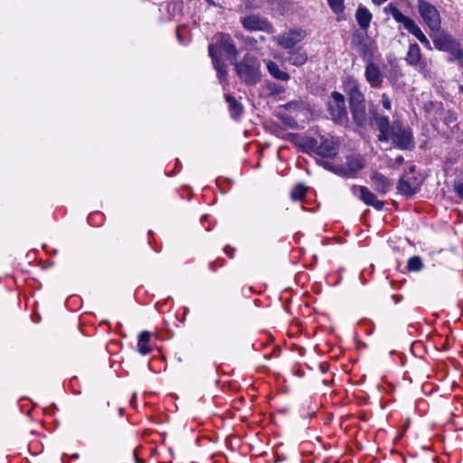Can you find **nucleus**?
I'll return each mask as SVG.
<instances>
[{
  "mask_svg": "<svg viewBox=\"0 0 463 463\" xmlns=\"http://www.w3.org/2000/svg\"><path fill=\"white\" fill-rule=\"evenodd\" d=\"M210 45H216V53L218 50L225 52L227 58L232 61H236L238 51L230 34L218 33L214 36V43Z\"/></svg>",
  "mask_w": 463,
  "mask_h": 463,
  "instance_id": "obj_7",
  "label": "nucleus"
},
{
  "mask_svg": "<svg viewBox=\"0 0 463 463\" xmlns=\"http://www.w3.org/2000/svg\"><path fill=\"white\" fill-rule=\"evenodd\" d=\"M384 10L386 13H389L397 23L402 24L404 28L414 35L427 50H432L430 41L413 19L403 14L392 4L386 6Z\"/></svg>",
  "mask_w": 463,
  "mask_h": 463,
  "instance_id": "obj_2",
  "label": "nucleus"
},
{
  "mask_svg": "<svg viewBox=\"0 0 463 463\" xmlns=\"http://www.w3.org/2000/svg\"><path fill=\"white\" fill-rule=\"evenodd\" d=\"M418 12L429 29L433 32H439L441 28V18L437 8L431 4L420 0L418 2Z\"/></svg>",
  "mask_w": 463,
  "mask_h": 463,
  "instance_id": "obj_6",
  "label": "nucleus"
},
{
  "mask_svg": "<svg viewBox=\"0 0 463 463\" xmlns=\"http://www.w3.org/2000/svg\"><path fill=\"white\" fill-rule=\"evenodd\" d=\"M350 109L355 123L360 126L364 125L366 121L365 104L350 106Z\"/></svg>",
  "mask_w": 463,
  "mask_h": 463,
  "instance_id": "obj_22",
  "label": "nucleus"
},
{
  "mask_svg": "<svg viewBox=\"0 0 463 463\" xmlns=\"http://www.w3.org/2000/svg\"><path fill=\"white\" fill-rule=\"evenodd\" d=\"M327 109L332 120L339 125H344L348 122V113L345 107V97L334 91L331 94V99L327 103Z\"/></svg>",
  "mask_w": 463,
  "mask_h": 463,
  "instance_id": "obj_5",
  "label": "nucleus"
},
{
  "mask_svg": "<svg viewBox=\"0 0 463 463\" xmlns=\"http://www.w3.org/2000/svg\"><path fill=\"white\" fill-rule=\"evenodd\" d=\"M430 37L437 50L447 52L451 55L449 58V61L462 58L460 43L449 33L439 30V32H433Z\"/></svg>",
  "mask_w": 463,
  "mask_h": 463,
  "instance_id": "obj_3",
  "label": "nucleus"
},
{
  "mask_svg": "<svg viewBox=\"0 0 463 463\" xmlns=\"http://www.w3.org/2000/svg\"><path fill=\"white\" fill-rule=\"evenodd\" d=\"M317 154L323 157H334L337 154V146L334 140L325 139L317 146Z\"/></svg>",
  "mask_w": 463,
  "mask_h": 463,
  "instance_id": "obj_16",
  "label": "nucleus"
},
{
  "mask_svg": "<svg viewBox=\"0 0 463 463\" xmlns=\"http://www.w3.org/2000/svg\"><path fill=\"white\" fill-rule=\"evenodd\" d=\"M404 162V158L402 156H399L395 158V164L401 165Z\"/></svg>",
  "mask_w": 463,
  "mask_h": 463,
  "instance_id": "obj_32",
  "label": "nucleus"
},
{
  "mask_svg": "<svg viewBox=\"0 0 463 463\" xmlns=\"http://www.w3.org/2000/svg\"><path fill=\"white\" fill-rule=\"evenodd\" d=\"M331 10L337 15H340L345 11L344 0H326Z\"/></svg>",
  "mask_w": 463,
  "mask_h": 463,
  "instance_id": "obj_27",
  "label": "nucleus"
},
{
  "mask_svg": "<svg viewBox=\"0 0 463 463\" xmlns=\"http://www.w3.org/2000/svg\"><path fill=\"white\" fill-rule=\"evenodd\" d=\"M414 171H415V166H414V165H412V166H411V167L409 168V172H407L406 174H409V175H410L411 174H413V173H414Z\"/></svg>",
  "mask_w": 463,
  "mask_h": 463,
  "instance_id": "obj_34",
  "label": "nucleus"
},
{
  "mask_svg": "<svg viewBox=\"0 0 463 463\" xmlns=\"http://www.w3.org/2000/svg\"><path fill=\"white\" fill-rule=\"evenodd\" d=\"M365 79L372 88H379L383 81V75L377 64L369 61L365 67Z\"/></svg>",
  "mask_w": 463,
  "mask_h": 463,
  "instance_id": "obj_13",
  "label": "nucleus"
},
{
  "mask_svg": "<svg viewBox=\"0 0 463 463\" xmlns=\"http://www.w3.org/2000/svg\"><path fill=\"white\" fill-rule=\"evenodd\" d=\"M288 54V60L294 66H301L307 61V53L302 47L290 51Z\"/></svg>",
  "mask_w": 463,
  "mask_h": 463,
  "instance_id": "obj_19",
  "label": "nucleus"
},
{
  "mask_svg": "<svg viewBox=\"0 0 463 463\" xmlns=\"http://www.w3.org/2000/svg\"><path fill=\"white\" fill-rule=\"evenodd\" d=\"M364 165L365 160L360 155H353L348 156L346 159V166L353 173L360 171L364 167Z\"/></svg>",
  "mask_w": 463,
  "mask_h": 463,
  "instance_id": "obj_21",
  "label": "nucleus"
},
{
  "mask_svg": "<svg viewBox=\"0 0 463 463\" xmlns=\"http://www.w3.org/2000/svg\"><path fill=\"white\" fill-rule=\"evenodd\" d=\"M423 264L420 257L414 256L408 260V269L411 271H419L421 269Z\"/></svg>",
  "mask_w": 463,
  "mask_h": 463,
  "instance_id": "obj_28",
  "label": "nucleus"
},
{
  "mask_svg": "<svg viewBox=\"0 0 463 463\" xmlns=\"http://www.w3.org/2000/svg\"><path fill=\"white\" fill-rule=\"evenodd\" d=\"M406 62L414 67H419V71L426 76L429 72L428 63L422 58L420 46L417 43H411L406 54Z\"/></svg>",
  "mask_w": 463,
  "mask_h": 463,
  "instance_id": "obj_8",
  "label": "nucleus"
},
{
  "mask_svg": "<svg viewBox=\"0 0 463 463\" xmlns=\"http://www.w3.org/2000/svg\"><path fill=\"white\" fill-rule=\"evenodd\" d=\"M208 52L219 78H224L227 75V68L224 61L216 53V45H209Z\"/></svg>",
  "mask_w": 463,
  "mask_h": 463,
  "instance_id": "obj_15",
  "label": "nucleus"
},
{
  "mask_svg": "<svg viewBox=\"0 0 463 463\" xmlns=\"http://www.w3.org/2000/svg\"><path fill=\"white\" fill-rule=\"evenodd\" d=\"M378 140L381 142H387L392 139V128L390 129H379Z\"/></svg>",
  "mask_w": 463,
  "mask_h": 463,
  "instance_id": "obj_29",
  "label": "nucleus"
},
{
  "mask_svg": "<svg viewBox=\"0 0 463 463\" xmlns=\"http://www.w3.org/2000/svg\"><path fill=\"white\" fill-rule=\"evenodd\" d=\"M307 193V187L301 184H297L290 193V197L293 201L302 200Z\"/></svg>",
  "mask_w": 463,
  "mask_h": 463,
  "instance_id": "obj_25",
  "label": "nucleus"
},
{
  "mask_svg": "<svg viewBox=\"0 0 463 463\" xmlns=\"http://www.w3.org/2000/svg\"><path fill=\"white\" fill-rule=\"evenodd\" d=\"M382 105L387 110H390L392 108L391 100H390L389 97L387 96V94H385V93H383L382 95Z\"/></svg>",
  "mask_w": 463,
  "mask_h": 463,
  "instance_id": "obj_30",
  "label": "nucleus"
},
{
  "mask_svg": "<svg viewBox=\"0 0 463 463\" xmlns=\"http://www.w3.org/2000/svg\"><path fill=\"white\" fill-rule=\"evenodd\" d=\"M373 189L380 194H385L392 186V182L383 174L374 171L371 175Z\"/></svg>",
  "mask_w": 463,
  "mask_h": 463,
  "instance_id": "obj_14",
  "label": "nucleus"
},
{
  "mask_svg": "<svg viewBox=\"0 0 463 463\" xmlns=\"http://www.w3.org/2000/svg\"><path fill=\"white\" fill-rule=\"evenodd\" d=\"M460 91L463 93V86L460 87Z\"/></svg>",
  "mask_w": 463,
  "mask_h": 463,
  "instance_id": "obj_35",
  "label": "nucleus"
},
{
  "mask_svg": "<svg viewBox=\"0 0 463 463\" xmlns=\"http://www.w3.org/2000/svg\"><path fill=\"white\" fill-rule=\"evenodd\" d=\"M355 18L360 28L367 30L371 24L373 15L366 7L360 5L355 12Z\"/></svg>",
  "mask_w": 463,
  "mask_h": 463,
  "instance_id": "obj_17",
  "label": "nucleus"
},
{
  "mask_svg": "<svg viewBox=\"0 0 463 463\" xmlns=\"http://www.w3.org/2000/svg\"><path fill=\"white\" fill-rule=\"evenodd\" d=\"M398 191L406 196L413 195L419 189V182L415 177H411L409 174H404L397 184Z\"/></svg>",
  "mask_w": 463,
  "mask_h": 463,
  "instance_id": "obj_12",
  "label": "nucleus"
},
{
  "mask_svg": "<svg viewBox=\"0 0 463 463\" xmlns=\"http://www.w3.org/2000/svg\"><path fill=\"white\" fill-rule=\"evenodd\" d=\"M392 141L402 150H412L415 147L412 130L400 121H393L392 125Z\"/></svg>",
  "mask_w": 463,
  "mask_h": 463,
  "instance_id": "obj_4",
  "label": "nucleus"
},
{
  "mask_svg": "<svg viewBox=\"0 0 463 463\" xmlns=\"http://www.w3.org/2000/svg\"><path fill=\"white\" fill-rule=\"evenodd\" d=\"M457 194L463 200V181H458L454 185Z\"/></svg>",
  "mask_w": 463,
  "mask_h": 463,
  "instance_id": "obj_31",
  "label": "nucleus"
},
{
  "mask_svg": "<svg viewBox=\"0 0 463 463\" xmlns=\"http://www.w3.org/2000/svg\"><path fill=\"white\" fill-rule=\"evenodd\" d=\"M349 104L350 106L365 104L364 96L356 85L349 91Z\"/></svg>",
  "mask_w": 463,
  "mask_h": 463,
  "instance_id": "obj_23",
  "label": "nucleus"
},
{
  "mask_svg": "<svg viewBox=\"0 0 463 463\" xmlns=\"http://www.w3.org/2000/svg\"><path fill=\"white\" fill-rule=\"evenodd\" d=\"M242 26L248 31H262L273 33V26L264 18L256 14L248 15L241 19Z\"/></svg>",
  "mask_w": 463,
  "mask_h": 463,
  "instance_id": "obj_10",
  "label": "nucleus"
},
{
  "mask_svg": "<svg viewBox=\"0 0 463 463\" xmlns=\"http://www.w3.org/2000/svg\"><path fill=\"white\" fill-rule=\"evenodd\" d=\"M225 99L229 103V109L233 118L240 117L243 111V108L240 102H238L235 98H233L230 94L225 95Z\"/></svg>",
  "mask_w": 463,
  "mask_h": 463,
  "instance_id": "obj_24",
  "label": "nucleus"
},
{
  "mask_svg": "<svg viewBox=\"0 0 463 463\" xmlns=\"http://www.w3.org/2000/svg\"><path fill=\"white\" fill-rule=\"evenodd\" d=\"M238 77L247 85H255L260 80V64L258 59L246 54L240 61H232Z\"/></svg>",
  "mask_w": 463,
  "mask_h": 463,
  "instance_id": "obj_1",
  "label": "nucleus"
},
{
  "mask_svg": "<svg viewBox=\"0 0 463 463\" xmlns=\"http://www.w3.org/2000/svg\"><path fill=\"white\" fill-rule=\"evenodd\" d=\"M353 194L358 195L359 198L367 205H371L377 210H382L384 203L376 198V196L366 187L354 185L352 188Z\"/></svg>",
  "mask_w": 463,
  "mask_h": 463,
  "instance_id": "obj_11",
  "label": "nucleus"
},
{
  "mask_svg": "<svg viewBox=\"0 0 463 463\" xmlns=\"http://www.w3.org/2000/svg\"><path fill=\"white\" fill-rule=\"evenodd\" d=\"M372 1L373 4L380 5L383 4L384 2H386L387 0H372Z\"/></svg>",
  "mask_w": 463,
  "mask_h": 463,
  "instance_id": "obj_33",
  "label": "nucleus"
},
{
  "mask_svg": "<svg viewBox=\"0 0 463 463\" xmlns=\"http://www.w3.org/2000/svg\"><path fill=\"white\" fill-rule=\"evenodd\" d=\"M266 66L268 71L273 78L283 81H287L289 80V74L284 71H281L276 62L272 61H268L266 62Z\"/></svg>",
  "mask_w": 463,
  "mask_h": 463,
  "instance_id": "obj_20",
  "label": "nucleus"
},
{
  "mask_svg": "<svg viewBox=\"0 0 463 463\" xmlns=\"http://www.w3.org/2000/svg\"><path fill=\"white\" fill-rule=\"evenodd\" d=\"M152 334L146 330L142 331L138 335L137 351L142 355H146L152 351L149 345Z\"/></svg>",
  "mask_w": 463,
  "mask_h": 463,
  "instance_id": "obj_18",
  "label": "nucleus"
},
{
  "mask_svg": "<svg viewBox=\"0 0 463 463\" xmlns=\"http://www.w3.org/2000/svg\"><path fill=\"white\" fill-rule=\"evenodd\" d=\"M306 37L303 30H289L274 37L277 43L283 49H292Z\"/></svg>",
  "mask_w": 463,
  "mask_h": 463,
  "instance_id": "obj_9",
  "label": "nucleus"
},
{
  "mask_svg": "<svg viewBox=\"0 0 463 463\" xmlns=\"http://www.w3.org/2000/svg\"><path fill=\"white\" fill-rule=\"evenodd\" d=\"M374 122L377 126L378 130L379 129H390V121L389 118L385 116H382L380 114L375 113L373 115Z\"/></svg>",
  "mask_w": 463,
  "mask_h": 463,
  "instance_id": "obj_26",
  "label": "nucleus"
}]
</instances>
